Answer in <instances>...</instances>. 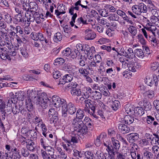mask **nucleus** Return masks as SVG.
Masks as SVG:
<instances>
[{
	"label": "nucleus",
	"instance_id": "1",
	"mask_svg": "<svg viewBox=\"0 0 159 159\" xmlns=\"http://www.w3.org/2000/svg\"><path fill=\"white\" fill-rule=\"evenodd\" d=\"M132 10L134 13L138 15L142 13H146L148 11L147 6L143 2L133 5Z\"/></svg>",
	"mask_w": 159,
	"mask_h": 159
},
{
	"label": "nucleus",
	"instance_id": "2",
	"mask_svg": "<svg viewBox=\"0 0 159 159\" xmlns=\"http://www.w3.org/2000/svg\"><path fill=\"white\" fill-rule=\"evenodd\" d=\"M83 51H86L87 52V57L89 59H91L93 57V53L95 52V48L93 46L90 47L87 44H83Z\"/></svg>",
	"mask_w": 159,
	"mask_h": 159
},
{
	"label": "nucleus",
	"instance_id": "3",
	"mask_svg": "<svg viewBox=\"0 0 159 159\" xmlns=\"http://www.w3.org/2000/svg\"><path fill=\"white\" fill-rule=\"evenodd\" d=\"M73 76L71 74H67L65 75L62 77L60 79L58 85H64L66 83L70 82L73 80Z\"/></svg>",
	"mask_w": 159,
	"mask_h": 159
},
{
	"label": "nucleus",
	"instance_id": "4",
	"mask_svg": "<svg viewBox=\"0 0 159 159\" xmlns=\"http://www.w3.org/2000/svg\"><path fill=\"white\" fill-rule=\"evenodd\" d=\"M127 139L130 143L136 142L139 139V134L137 133H133L127 135Z\"/></svg>",
	"mask_w": 159,
	"mask_h": 159
},
{
	"label": "nucleus",
	"instance_id": "5",
	"mask_svg": "<svg viewBox=\"0 0 159 159\" xmlns=\"http://www.w3.org/2000/svg\"><path fill=\"white\" fill-rule=\"evenodd\" d=\"M71 122L74 130L77 132L80 129L84 124L83 121L71 120Z\"/></svg>",
	"mask_w": 159,
	"mask_h": 159
},
{
	"label": "nucleus",
	"instance_id": "6",
	"mask_svg": "<svg viewBox=\"0 0 159 159\" xmlns=\"http://www.w3.org/2000/svg\"><path fill=\"white\" fill-rule=\"evenodd\" d=\"M123 121L125 124L129 125L130 124L134 123H135L139 121V120L129 115H126L125 116Z\"/></svg>",
	"mask_w": 159,
	"mask_h": 159
},
{
	"label": "nucleus",
	"instance_id": "7",
	"mask_svg": "<svg viewBox=\"0 0 159 159\" xmlns=\"http://www.w3.org/2000/svg\"><path fill=\"white\" fill-rule=\"evenodd\" d=\"M84 103L87 105V106L94 112L95 111V107L97 105L96 102L90 99H86L84 101Z\"/></svg>",
	"mask_w": 159,
	"mask_h": 159
},
{
	"label": "nucleus",
	"instance_id": "8",
	"mask_svg": "<svg viewBox=\"0 0 159 159\" xmlns=\"http://www.w3.org/2000/svg\"><path fill=\"white\" fill-rule=\"evenodd\" d=\"M76 116L72 120L82 121V120L84 117L85 113L83 110L79 108L77 111Z\"/></svg>",
	"mask_w": 159,
	"mask_h": 159
},
{
	"label": "nucleus",
	"instance_id": "9",
	"mask_svg": "<svg viewBox=\"0 0 159 159\" xmlns=\"http://www.w3.org/2000/svg\"><path fill=\"white\" fill-rule=\"evenodd\" d=\"M118 128L119 131L123 134H127L130 131L129 127L125 124H119L118 125Z\"/></svg>",
	"mask_w": 159,
	"mask_h": 159
},
{
	"label": "nucleus",
	"instance_id": "10",
	"mask_svg": "<svg viewBox=\"0 0 159 159\" xmlns=\"http://www.w3.org/2000/svg\"><path fill=\"white\" fill-rule=\"evenodd\" d=\"M1 49L2 50L0 54L1 58L4 60H6L7 59L9 61L11 60V58L9 56V51L6 50H4L3 48Z\"/></svg>",
	"mask_w": 159,
	"mask_h": 159
},
{
	"label": "nucleus",
	"instance_id": "11",
	"mask_svg": "<svg viewBox=\"0 0 159 159\" xmlns=\"http://www.w3.org/2000/svg\"><path fill=\"white\" fill-rule=\"evenodd\" d=\"M144 113V109L142 107H134L133 114L135 116L140 117Z\"/></svg>",
	"mask_w": 159,
	"mask_h": 159
},
{
	"label": "nucleus",
	"instance_id": "12",
	"mask_svg": "<svg viewBox=\"0 0 159 159\" xmlns=\"http://www.w3.org/2000/svg\"><path fill=\"white\" fill-rule=\"evenodd\" d=\"M68 112L70 115H73L76 111V108L74 104L70 102H69L66 107Z\"/></svg>",
	"mask_w": 159,
	"mask_h": 159
},
{
	"label": "nucleus",
	"instance_id": "13",
	"mask_svg": "<svg viewBox=\"0 0 159 159\" xmlns=\"http://www.w3.org/2000/svg\"><path fill=\"white\" fill-rule=\"evenodd\" d=\"M85 38L87 40H93L96 37L95 33L93 30L87 29L85 30Z\"/></svg>",
	"mask_w": 159,
	"mask_h": 159
},
{
	"label": "nucleus",
	"instance_id": "14",
	"mask_svg": "<svg viewBox=\"0 0 159 159\" xmlns=\"http://www.w3.org/2000/svg\"><path fill=\"white\" fill-rule=\"evenodd\" d=\"M87 15H84L83 17L78 18L76 21V25H80L81 24L82 25L87 24H88L87 23Z\"/></svg>",
	"mask_w": 159,
	"mask_h": 159
},
{
	"label": "nucleus",
	"instance_id": "15",
	"mask_svg": "<svg viewBox=\"0 0 159 159\" xmlns=\"http://www.w3.org/2000/svg\"><path fill=\"white\" fill-rule=\"evenodd\" d=\"M70 92L71 94L74 96H80L82 93L81 89L77 88L71 89Z\"/></svg>",
	"mask_w": 159,
	"mask_h": 159
},
{
	"label": "nucleus",
	"instance_id": "16",
	"mask_svg": "<svg viewBox=\"0 0 159 159\" xmlns=\"http://www.w3.org/2000/svg\"><path fill=\"white\" fill-rule=\"evenodd\" d=\"M26 107L29 111H31L33 108V106L30 98H27L25 100Z\"/></svg>",
	"mask_w": 159,
	"mask_h": 159
},
{
	"label": "nucleus",
	"instance_id": "17",
	"mask_svg": "<svg viewBox=\"0 0 159 159\" xmlns=\"http://www.w3.org/2000/svg\"><path fill=\"white\" fill-rule=\"evenodd\" d=\"M27 149L31 151H34L36 147L34 143L32 140H30L28 142H26Z\"/></svg>",
	"mask_w": 159,
	"mask_h": 159
},
{
	"label": "nucleus",
	"instance_id": "18",
	"mask_svg": "<svg viewBox=\"0 0 159 159\" xmlns=\"http://www.w3.org/2000/svg\"><path fill=\"white\" fill-rule=\"evenodd\" d=\"M103 145L106 147V150L107 152H111L112 150L113 149L111 142L109 140L103 141Z\"/></svg>",
	"mask_w": 159,
	"mask_h": 159
},
{
	"label": "nucleus",
	"instance_id": "19",
	"mask_svg": "<svg viewBox=\"0 0 159 159\" xmlns=\"http://www.w3.org/2000/svg\"><path fill=\"white\" fill-rule=\"evenodd\" d=\"M120 105V104L119 101L115 100L114 101H112L111 107L113 110L116 111L119 109Z\"/></svg>",
	"mask_w": 159,
	"mask_h": 159
},
{
	"label": "nucleus",
	"instance_id": "20",
	"mask_svg": "<svg viewBox=\"0 0 159 159\" xmlns=\"http://www.w3.org/2000/svg\"><path fill=\"white\" fill-rule=\"evenodd\" d=\"M125 53L126 54V57L127 58L133 59L135 57L134 53L131 48H129L127 50V53Z\"/></svg>",
	"mask_w": 159,
	"mask_h": 159
},
{
	"label": "nucleus",
	"instance_id": "21",
	"mask_svg": "<svg viewBox=\"0 0 159 159\" xmlns=\"http://www.w3.org/2000/svg\"><path fill=\"white\" fill-rule=\"evenodd\" d=\"M25 17L27 19V21L28 22H30L29 24L30 23V22H33L35 20V19L34 16L32 14V15L30 14V13L29 12H27L26 13H25Z\"/></svg>",
	"mask_w": 159,
	"mask_h": 159
},
{
	"label": "nucleus",
	"instance_id": "22",
	"mask_svg": "<svg viewBox=\"0 0 159 159\" xmlns=\"http://www.w3.org/2000/svg\"><path fill=\"white\" fill-rule=\"evenodd\" d=\"M47 94L44 93H42L37 99V101H44L46 102H49L50 99L48 98Z\"/></svg>",
	"mask_w": 159,
	"mask_h": 159
},
{
	"label": "nucleus",
	"instance_id": "23",
	"mask_svg": "<svg viewBox=\"0 0 159 159\" xmlns=\"http://www.w3.org/2000/svg\"><path fill=\"white\" fill-rule=\"evenodd\" d=\"M129 32L131 34L132 38L135 36L137 34V29L136 27L133 25H130L128 28Z\"/></svg>",
	"mask_w": 159,
	"mask_h": 159
},
{
	"label": "nucleus",
	"instance_id": "24",
	"mask_svg": "<svg viewBox=\"0 0 159 159\" xmlns=\"http://www.w3.org/2000/svg\"><path fill=\"white\" fill-rule=\"evenodd\" d=\"M15 94L17 100L22 101L24 100L25 95L23 92L21 91L17 92L15 93Z\"/></svg>",
	"mask_w": 159,
	"mask_h": 159
},
{
	"label": "nucleus",
	"instance_id": "25",
	"mask_svg": "<svg viewBox=\"0 0 159 159\" xmlns=\"http://www.w3.org/2000/svg\"><path fill=\"white\" fill-rule=\"evenodd\" d=\"M38 40L39 39L41 41H45L46 43H48V40L46 39L45 36L41 33L39 32L38 33L37 36Z\"/></svg>",
	"mask_w": 159,
	"mask_h": 159
},
{
	"label": "nucleus",
	"instance_id": "26",
	"mask_svg": "<svg viewBox=\"0 0 159 159\" xmlns=\"http://www.w3.org/2000/svg\"><path fill=\"white\" fill-rule=\"evenodd\" d=\"M144 110L145 111H149L151 110L152 106L151 102L149 101H146L143 102V105Z\"/></svg>",
	"mask_w": 159,
	"mask_h": 159
},
{
	"label": "nucleus",
	"instance_id": "27",
	"mask_svg": "<svg viewBox=\"0 0 159 159\" xmlns=\"http://www.w3.org/2000/svg\"><path fill=\"white\" fill-rule=\"evenodd\" d=\"M149 67L150 70L152 71H154L157 69L159 67V64L157 61L152 62L150 64Z\"/></svg>",
	"mask_w": 159,
	"mask_h": 159
},
{
	"label": "nucleus",
	"instance_id": "28",
	"mask_svg": "<svg viewBox=\"0 0 159 159\" xmlns=\"http://www.w3.org/2000/svg\"><path fill=\"white\" fill-rule=\"evenodd\" d=\"M134 108L132 105L127 104L125 107V111L128 114H133Z\"/></svg>",
	"mask_w": 159,
	"mask_h": 159
},
{
	"label": "nucleus",
	"instance_id": "29",
	"mask_svg": "<svg viewBox=\"0 0 159 159\" xmlns=\"http://www.w3.org/2000/svg\"><path fill=\"white\" fill-rule=\"evenodd\" d=\"M40 127L41 128L43 135L45 137L47 138V134H48V132H47V129L46 125L43 122L42 123L40 124Z\"/></svg>",
	"mask_w": 159,
	"mask_h": 159
},
{
	"label": "nucleus",
	"instance_id": "30",
	"mask_svg": "<svg viewBox=\"0 0 159 159\" xmlns=\"http://www.w3.org/2000/svg\"><path fill=\"white\" fill-rule=\"evenodd\" d=\"M62 39V35L60 32L55 33L53 37V40L55 42L58 43Z\"/></svg>",
	"mask_w": 159,
	"mask_h": 159
},
{
	"label": "nucleus",
	"instance_id": "31",
	"mask_svg": "<svg viewBox=\"0 0 159 159\" xmlns=\"http://www.w3.org/2000/svg\"><path fill=\"white\" fill-rule=\"evenodd\" d=\"M6 111V104L2 100V98L0 96V112H4Z\"/></svg>",
	"mask_w": 159,
	"mask_h": 159
},
{
	"label": "nucleus",
	"instance_id": "32",
	"mask_svg": "<svg viewBox=\"0 0 159 159\" xmlns=\"http://www.w3.org/2000/svg\"><path fill=\"white\" fill-rule=\"evenodd\" d=\"M20 52L23 56L25 58H27L29 57V54L28 52V51L27 48L23 47L20 48Z\"/></svg>",
	"mask_w": 159,
	"mask_h": 159
},
{
	"label": "nucleus",
	"instance_id": "33",
	"mask_svg": "<svg viewBox=\"0 0 159 159\" xmlns=\"http://www.w3.org/2000/svg\"><path fill=\"white\" fill-rule=\"evenodd\" d=\"M105 8L107 10L108 12H114L116 10V8L110 4H106L105 6Z\"/></svg>",
	"mask_w": 159,
	"mask_h": 159
},
{
	"label": "nucleus",
	"instance_id": "34",
	"mask_svg": "<svg viewBox=\"0 0 159 159\" xmlns=\"http://www.w3.org/2000/svg\"><path fill=\"white\" fill-rule=\"evenodd\" d=\"M112 143L113 145V149L116 150L119 149L120 147V145L119 141L113 138H111Z\"/></svg>",
	"mask_w": 159,
	"mask_h": 159
},
{
	"label": "nucleus",
	"instance_id": "35",
	"mask_svg": "<svg viewBox=\"0 0 159 159\" xmlns=\"http://www.w3.org/2000/svg\"><path fill=\"white\" fill-rule=\"evenodd\" d=\"M89 64L87 65V67L86 69H88V70H93V67H97L98 66L97 63H96V62L93 61L89 62Z\"/></svg>",
	"mask_w": 159,
	"mask_h": 159
},
{
	"label": "nucleus",
	"instance_id": "36",
	"mask_svg": "<svg viewBox=\"0 0 159 159\" xmlns=\"http://www.w3.org/2000/svg\"><path fill=\"white\" fill-rule=\"evenodd\" d=\"M54 61V64L55 65H61L65 62V60L62 58L59 57L56 59Z\"/></svg>",
	"mask_w": 159,
	"mask_h": 159
},
{
	"label": "nucleus",
	"instance_id": "37",
	"mask_svg": "<svg viewBox=\"0 0 159 159\" xmlns=\"http://www.w3.org/2000/svg\"><path fill=\"white\" fill-rule=\"evenodd\" d=\"M80 129L77 132L80 133L82 135L86 134L88 132V127L86 125H85L84 124V125H83V126L81 127Z\"/></svg>",
	"mask_w": 159,
	"mask_h": 159
},
{
	"label": "nucleus",
	"instance_id": "38",
	"mask_svg": "<svg viewBox=\"0 0 159 159\" xmlns=\"http://www.w3.org/2000/svg\"><path fill=\"white\" fill-rule=\"evenodd\" d=\"M93 99L95 100L100 99L102 98V94L96 91L93 92Z\"/></svg>",
	"mask_w": 159,
	"mask_h": 159
},
{
	"label": "nucleus",
	"instance_id": "39",
	"mask_svg": "<svg viewBox=\"0 0 159 159\" xmlns=\"http://www.w3.org/2000/svg\"><path fill=\"white\" fill-rule=\"evenodd\" d=\"M12 103L8 100L7 105H6V111L5 113L9 112V114H11L12 110Z\"/></svg>",
	"mask_w": 159,
	"mask_h": 159
},
{
	"label": "nucleus",
	"instance_id": "40",
	"mask_svg": "<svg viewBox=\"0 0 159 159\" xmlns=\"http://www.w3.org/2000/svg\"><path fill=\"white\" fill-rule=\"evenodd\" d=\"M15 19L16 20L19 22L25 23L26 20L25 19L24 20V19L23 17V16L21 14H17L15 16Z\"/></svg>",
	"mask_w": 159,
	"mask_h": 159
},
{
	"label": "nucleus",
	"instance_id": "41",
	"mask_svg": "<svg viewBox=\"0 0 159 159\" xmlns=\"http://www.w3.org/2000/svg\"><path fill=\"white\" fill-rule=\"evenodd\" d=\"M157 75H152V77L151 78V81L150 83L149 86H152L154 84L156 86H157L158 84V82L157 80Z\"/></svg>",
	"mask_w": 159,
	"mask_h": 159
},
{
	"label": "nucleus",
	"instance_id": "42",
	"mask_svg": "<svg viewBox=\"0 0 159 159\" xmlns=\"http://www.w3.org/2000/svg\"><path fill=\"white\" fill-rule=\"evenodd\" d=\"M134 52L136 55L140 58H142L144 56L143 51L141 49H136Z\"/></svg>",
	"mask_w": 159,
	"mask_h": 159
},
{
	"label": "nucleus",
	"instance_id": "43",
	"mask_svg": "<svg viewBox=\"0 0 159 159\" xmlns=\"http://www.w3.org/2000/svg\"><path fill=\"white\" fill-rule=\"evenodd\" d=\"M143 156L147 159H152L153 157V154L151 152L146 151L143 153Z\"/></svg>",
	"mask_w": 159,
	"mask_h": 159
},
{
	"label": "nucleus",
	"instance_id": "44",
	"mask_svg": "<svg viewBox=\"0 0 159 159\" xmlns=\"http://www.w3.org/2000/svg\"><path fill=\"white\" fill-rule=\"evenodd\" d=\"M62 53L64 56L69 57L70 56H71L72 55L71 50L70 48H67L62 51Z\"/></svg>",
	"mask_w": 159,
	"mask_h": 159
},
{
	"label": "nucleus",
	"instance_id": "45",
	"mask_svg": "<svg viewBox=\"0 0 159 159\" xmlns=\"http://www.w3.org/2000/svg\"><path fill=\"white\" fill-rule=\"evenodd\" d=\"M68 111L66 109L65 107H64L63 108H62V117L66 120H68L69 116L67 114Z\"/></svg>",
	"mask_w": 159,
	"mask_h": 159
},
{
	"label": "nucleus",
	"instance_id": "46",
	"mask_svg": "<svg viewBox=\"0 0 159 159\" xmlns=\"http://www.w3.org/2000/svg\"><path fill=\"white\" fill-rule=\"evenodd\" d=\"M9 35L8 34L5 37L4 41L7 45H8L7 48H10L12 46V44L11 40L9 38Z\"/></svg>",
	"mask_w": 159,
	"mask_h": 159
},
{
	"label": "nucleus",
	"instance_id": "47",
	"mask_svg": "<svg viewBox=\"0 0 159 159\" xmlns=\"http://www.w3.org/2000/svg\"><path fill=\"white\" fill-rule=\"evenodd\" d=\"M119 17L117 15L113 13L110 14L108 19L110 20L118 21L119 19Z\"/></svg>",
	"mask_w": 159,
	"mask_h": 159
},
{
	"label": "nucleus",
	"instance_id": "48",
	"mask_svg": "<svg viewBox=\"0 0 159 159\" xmlns=\"http://www.w3.org/2000/svg\"><path fill=\"white\" fill-rule=\"evenodd\" d=\"M48 102H46L44 101H37L36 102L37 104H39L43 108L45 109L48 107Z\"/></svg>",
	"mask_w": 159,
	"mask_h": 159
},
{
	"label": "nucleus",
	"instance_id": "49",
	"mask_svg": "<svg viewBox=\"0 0 159 159\" xmlns=\"http://www.w3.org/2000/svg\"><path fill=\"white\" fill-rule=\"evenodd\" d=\"M137 39L139 40V41L142 45H145L146 44V42L144 39L143 36L141 34H139L137 35Z\"/></svg>",
	"mask_w": 159,
	"mask_h": 159
},
{
	"label": "nucleus",
	"instance_id": "50",
	"mask_svg": "<svg viewBox=\"0 0 159 159\" xmlns=\"http://www.w3.org/2000/svg\"><path fill=\"white\" fill-rule=\"evenodd\" d=\"M71 68V66L70 64L68 63H65L64 64L63 69L65 71H69V73H72V71L70 70V69Z\"/></svg>",
	"mask_w": 159,
	"mask_h": 159
},
{
	"label": "nucleus",
	"instance_id": "51",
	"mask_svg": "<svg viewBox=\"0 0 159 159\" xmlns=\"http://www.w3.org/2000/svg\"><path fill=\"white\" fill-rule=\"evenodd\" d=\"M58 113H56V114L52 116L50 120L51 124L57 123L58 119Z\"/></svg>",
	"mask_w": 159,
	"mask_h": 159
},
{
	"label": "nucleus",
	"instance_id": "52",
	"mask_svg": "<svg viewBox=\"0 0 159 159\" xmlns=\"http://www.w3.org/2000/svg\"><path fill=\"white\" fill-rule=\"evenodd\" d=\"M97 157L98 159H109L108 157H107V153H104L103 152H101L99 154H98L97 153Z\"/></svg>",
	"mask_w": 159,
	"mask_h": 159
},
{
	"label": "nucleus",
	"instance_id": "53",
	"mask_svg": "<svg viewBox=\"0 0 159 159\" xmlns=\"http://www.w3.org/2000/svg\"><path fill=\"white\" fill-rule=\"evenodd\" d=\"M10 153H11V155H20V150L14 146H13V147L11 148V149Z\"/></svg>",
	"mask_w": 159,
	"mask_h": 159
},
{
	"label": "nucleus",
	"instance_id": "54",
	"mask_svg": "<svg viewBox=\"0 0 159 159\" xmlns=\"http://www.w3.org/2000/svg\"><path fill=\"white\" fill-rule=\"evenodd\" d=\"M78 86H79L78 84L76 82H74L69 83L66 86V88L72 89L77 88Z\"/></svg>",
	"mask_w": 159,
	"mask_h": 159
},
{
	"label": "nucleus",
	"instance_id": "55",
	"mask_svg": "<svg viewBox=\"0 0 159 159\" xmlns=\"http://www.w3.org/2000/svg\"><path fill=\"white\" fill-rule=\"evenodd\" d=\"M73 154L74 157L76 158H79L81 157L82 156V154L81 151H79L76 149L73 150Z\"/></svg>",
	"mask_w": 159,
	"mask_h": 159
},
{
	"label": "nucleus",
	"instance_id": "56",
	"mask_svg": "<svg viewBox=\"0 0 159 159\" xmlns=\"http://www.w3.org/2000/svg\"><path fill=\"white\" fill-rule=\"evenodd\" d=\"M15 108H13L12 110V112L14 115H16L17 113L20 112L22 108V107L20 106L18 107L17 106H15Z\"/></svg>",
	"mask_w": 159,
	"mask_h": 159
},
{
	"label": "nucleus",
	"instance_id": "57",
	"mask_svg": "<svg viewBox=\"0 0 159 159\" xmlns=\"http://www.w3.org/2000/svg\"><path fill=\"white\" fill-rule=\"evenodd\" d=\"M28 4L27 2H25V1H24L22 3V7L21 8V9L24 11H25V13H26L27 12H29V6H28L27 4Z\"/></svg>",
	"mask_w": 159,
	"mask_h": 159
},
{
	"label": "nucleus",
	"instance_id": "58",
	"mask_svg": "<svg viewBox=\"0 0 159 159\" xmlns=\"http://www.w3.org/2000/svg\"><path fill=\"white\" fill-rule=\"evenodd\" d=\"M139 66L138 64L137 63H135L134 64H131L129 66V69L133 72L136 71V68H139V67H137V66Z\"/></svg>",
	"mask_w": 159,
	"mask_h": 159
},
{
	"label": "nucleus",
	"instance_id": "59",
	"mask_svg": "<svg viewBox=\"0 0 159 159\" xmlns=\"http://www.w3.org/2000/svg\"><path fill=\"white\" fill-rule=\"evenodd\" d=\"M28 150L25 148H21V152L22 156L24 157L28 156L30 155V153L28 151Z\"/></svg>",
	"mask_w": 159,
	"mask_h": 159
},
{
	"label": "nucleus",
	"instance_id": "60",
	"mask_svg": "<svg viewBox=\"0 0 159 159\" xmlns=\"http://www.w3.org/2000/svg\"><path fill=\"white\" fill-rule=\"evenodd\" d=\"M41 156L43 159H52L49 155H48L47 152H45V151L41 150Z\"/></svg>",
	"mask_w": 159,
	"mask_h": 159
},
{
	"label": "nucleus",
	"instance_id": "61",
	"mask_svg": "<svg viewBox=\"0 0 159 159\" xmlns=\"http://www.w3.org/2000/svg\"><path fill=\"white\" fill-rule=\"evenodd\" d=\"M5 20L8 24H10L12 22V19L11 15L7 13L5 16Z\"/></svg>",
	"mask_w": 159,
	"mask_h": 159
},
{
	"label": "nucleus",
	"instance_id": "62",
	"mask_svg": "<svg viewBox=\"0 0 159 159\" xmlns=\"http://www.w3.org/2000/svg\"><path fill=\"white\" fill-rule=\"evenodd\" d=\"M10 152H4L2 151L0 153V159H7L9 156V153Z\"/></svg>",
	"mask_w": 159,
	"mask_h": 159
},
{
	"label": "nucleus",
	"instance_id": "63",
	"mask_svg": "<svg viewBox=\"0 0 159 159\" xmlns=\"http://www.w3.org/2000/svg\"><path fill=\"white\" fill-rule=\"evenodd\" d=\"M118 152L116 151H115L114 149H113L111 150V152L109 151L108 152V153L109 156H108V157H110V159H112L113 158H115V156L116 155L117 153Z\"/></svg>",
	"mask_w": 159,
	"mask_h": 159
},
{
	"label": "nucleus",
	"instance_id": "64",
	"mask_svg": "<svg viewBox=\"0 0 159 159\" xmlns=\"http://www.w3.org/2000/svg\"><path fill=\"white\" fill-rule=\"evenodd\" d=\"M146 96L149 98L152 99L154 97V92L152 90H149L146 93Z\"/></svg>",
	"mask_w": 159,
	"mask_h": 159
}]
</instances>
